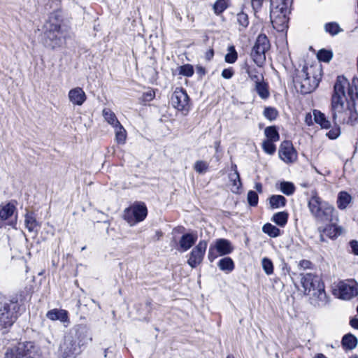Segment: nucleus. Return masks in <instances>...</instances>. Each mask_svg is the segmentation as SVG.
I'll return each mask as SVG.
<instances>
[{"instance_id": "31", "label": "nucleus", "mask_w": 358, "mask_h": 358, "mask_svg": "<svg viewBox=\"0 0 358 358\" xmlns=\"http://www.w3.org/2000/svg\"><path fill=\"white\" fill-rule=\"evenodd\" d=\"M115 134V141L118 144H124L127 139V131L123 126L120 124L113 127Z\"/></svg>"}, {"instance_id": "45", "label": "nucleus", "mask_w": 358, "mask_h": 358, "mask_svg": "<svg viewBox=\"0 0 358 358\" xmlns=\"http://www.w3.org/2000/svg\"><path fill=\"white\" fill-rule=\"evenodd\" d=\"M262 266L266 275H271L273 273V264L268 257H264L262 260Z\"/></svg>"}, {"instance_id": "44", "label": "nucleus", "mask_w": 358, "mask_h": 358, "mask_svg": "<svg viewBox=\"0 0 358 358\" xmlns=\"http://www.w3.org/2000/svg\"><path fill=\"white\" fill-rule=\"evenodd\" d=\"M88 329L86 327L80 325L77 327L76 329V336L79 340V343H81L82 345L84 344L85 340L87 336Z\"/></svg>"}, {"instance_id": "17", "label": "nucleus", "mask_w": 358, "mask_h": 358, "mask_svg": "<svg viewBox=\"0 0 358 358\" xmlns=\"http://www.w3.org/2000/svg\"><path fill=\"white\" fill-rule=\"evenodd\" d=\"M69 99L76 106H82L87 99V96L84 90L79 87L71 89L69 92Z\"/></svg>"}, {"instance_id": "16", "label": "nucleus", "mask_w": 358, "mask_h": 358, "mask_svg": "<svg viewBox=\"0 0 358 358\" xmlns=\"http://www.w3.org/2000/svg\"><path fill=\"white\" fill-rule=\"evenodd\" d=\"M197 238L198 236L196 232L183 234L179 241L180 248L178 250L182 252L187 251L195 244Z\"/></svg>"}, {"instance_id": "33", "label": "nucleus", "mask_w": 358, "mask_h": 358, "mask_svg": "<svg viewBox=\"0 0 358 358\" xmlns=\"http://www.w3.org/2000/svg\"><path fill=\"white\" fill-rule=\"evenodd\" d=\"M262 231L272 238H276L280 236V230L277 227L270 223L265 224L262 227Z\"/></svg>"}, {"instance_id": "59", "label": "nucleus", "mask_w": 358, "mask_h": 358, "mask_svg": "<svg viewBox=\"0 0 358 358\" xmlns=\"http://www.w3.org/2000/svg\"><path fill=\"white\" fill-rule=\"evenodd\" d=\"M255 189L257 192L262 193V185L260 182H257L255 184Z\"/></svg>"}, {"instance_id": "55", "label": "nucleus", "mask_w": 358, "mask_h": 358, "mask_svg": "<svg viewBox=\"0 0 358 358\" xmlns=\"http://www.w3.org/2000/svg\"><path fill=\"white\" fill-rule=\"evenodd\" d=\"M264 0H251L252 6L254 10L259 9L262 7Z\"/></svg>"}, {"instance_id": "34", "label": "nucleus", "mask_w": 358, "mask_h": 358, "mask_svg": "<svg viewBox=\"0 0 358 358\" xmlns=\"http://www.w3.org/2000/svg\"><path fill=\"white\" fill-rule=\"evenodd\" d=\"M229 178L230 180L233 182V187L231 189L232 192L234 193H238L242 186V183L238 171L236 170V171L234 173L230 174Z\"/></svg>"}, {"instance_id": "63", "label": "nucleus", "mask_w": 358, "mask_h": 358, "mask_svg": "<svg viewBox=\"0 0 358 358\" xmlns=\"http://www.w3.org/2000/svg\"><path fill=\"white\" fill-rule=\"evenodd\" d=\"M232 169L234 170V172L236 171V170L237 171L236 165V164L232 165Z\"/></svg>"}, {"instance_id": "26", "label": "nucleus", "mask_w": 358, "mask_h": 358, "mask_svg": "<svg viewBox=\"0 0 358 358\" xmlns=\"http://www.w3.org/2000/svg\"><path fill=\"white\" fill-rule=\"evenodd\" d=\"M218 267L221 271L229 273L234 269V263L231 257H224L221 259L218 264Z\"/></svg>"}, {"instance_id": "3", "label": "nucleus", "mask_w": 358, "mask_h": 358, "mask_svg": "<svg viewBox=\"0 0 358 358\" xmlns=\"http://www.w3.org/2000/svg\"><path fill=\"white\" fill-rule=\"evenodd\" d=\"M301 283L305 294L310 295V301L315 307H322L327 303L324 283L320 278L310 273L301 274Z\"/></svg>"}, {"instance_id": "32", "label": "nucleus", "mask_w": 358, "mask_h": 358, "mask_svg": "<svg viewBox=\"0 0 358 358\" xmlns=\"http://www.w3.org/2000/svg\"><path fill=\"white\" fill-rule=\"evenodd\" d=\"M15 210L14 205L11 203H7L5 206H3L0 209V219L1 220H6L9 217H10Z\"/></svg>"}, {"instance_id": "13", "label": "nucleus", "mask_w": 358, "mask_h": 358, "mask_svg": "<svg viewBox=\"0 0 358 358\" xmlns=\"http://www.w3.org/2000/svg\"><path fill=\"white\" fill-rule=\"evenodd\" d=\"M189 96L185 90L177 87L171 97V105L178 110H185L189 103Z\"/></svg>"}, {"instance_id": "6", "label": "nucleus", "mask_w": 358, "mask_h": 358, "mask_svg": "<svg viewBox=\"0 0 358 358\" xmlns=\"http://www.w3.org/2000/svg\"><path fill=\"white\" fill-rule=\"evenodd\" d=\"M308 208L311 215L318 222H325L332 220L334 208L328 203L323 201L317 195H314L310 199Z\"/></svg>"}, {"instance_id": "22", "label": "nucleus", "mask_w": 358, "mask_h": 358, "mask_svg": "<svg viewBox=\"0 0 358 358\" xmlns=\"http://www.w3.org/2000/svg\"><path fill=\"white\" fill-rule=\"evenodd\" d=\"M313 116L315 122L320 124L323 129H329L331 127V122L328 120L325 115L318 110H313Z\"/></svg>"}, {"instance_id": "21", "label": "nucleus", "mask_w": 358, "mask_h": 358, "mask_svg": "<svg viewBox=\"0 0 358 358\" xmlns=\"http://www.w3.org/2000/svg\"><path fill=\"white\" fill-rule=\"evenodd\" d=\"M343 232V228L334 224L327 225L323 229L325 236L331 239H336Z\"/></svg>"}, {"instance_id": "43", "label": "nucleus", "mask_w": 358, "mask_h": 358, "mask_svg": "<svg viewBox=\"0 0 358 358\" xmlns=\"http://www.w3.org/2000/svg\"><path fill=\"white\" fill-rule=\"evenodd\" d=\"M228 7L226 0H217L213 4V10L216 15H220Z\"/></svg>"}, {"instance_id": "18", "label": "nucleus", "mask_w": 358, "mask_h": 358, "mask_svg": "<svg viewBox=\"0 0 358 358\" xmlns=\"http://www.w3.org/2000/svg\"><path fill=\"white\" fill-rule=\"evenodd\" d=\"M24 224L29 232L38 234L41 229V224L37 221L35 214L33 212H27L24 216Z\"/></svg>"}, {"instance_id": "61", "label": "nucleus", "mask_w": 358, "mask_h": 358, "mask_svg": "<svg viewBox=\"0 0 358 358\" xmlns=\"http://www.w3.org/2000/svg\"><path fill=\"white\" fill-rule=\"evenodd\" d=\"M199 71L200 73H203V74H204V73H205V70H204V69H203V68H202V67H200V68L199 69Z\"/></svg>"}, {"instance_id": "24", "label": "nucleus", "mask_w": 358, "mask_h": 358, "mask_svg": "<svg viewBox=\"0 0 358 358\" xmlns=\"http://www.w3.org/2000/svg\"><path fill=\"white\" fill-rule=\"evenodd\" d=\"M352 196L346 192H341L338 195L337 206L341 210H344L351 202Z\"/></svg>"}, {"instance_id": "62", "label": "nucleus", "mask_w": 358, "mask_h": 358, "mask_svg": "<svg viewBox=\"0 0 358 358\" xmlns=\"http://www.w3.org/2000/svg\"><path fill=\"white\" fill-rule=\"evenodd\" d=\"M320 241H322V242H324V241H325V240H324V235H323V234H321V235H320Z\"/></svg>"}, {"instance_id": "23", "label": "nucleus", "mask_w": 358, "mask_h": 358, "mask_svg": "<svg viewBox=\"0 0 358 358\" xmlns=\"http://www.w3.org/2000/svg\"><path fill=\"white\" fill-rule=\"evenodd\" d=\"M357 343V337L352 334H345L342 339L343 347L347 350H353L356 348Z\"/></svg>"}, {"instance_id": "46", "label": "nucleus", "mask_w": 358, "mask_h": 358, "mask_svg": "<svg viewBox=\"0 0 358 358\" xmlns=\"http://www.w3.org/2000/svg\"><path fill=\"white\" fill-rule=\"evenodd\" d=\"M273 141H270L267 140H264L262 143V149L268 155H273L276 150V147L274 145Z\"/></svg>"}, {"instance_id": "36", "label": "nucleus", "mask_w": 358, "mask_h": 358, "mask_svg": "<svg viewBox=\"0 0 358 358\" xmlns=\"http://www.w3.org/2000/svg\"><path fill=\"white\" fill-rule=\"evenodd\" d=\"M280 191L287 195H292L295 192V186L291 182L283 181L280 183Z\"/></svg>"}, {"instance_id": "52", "label": "nucleus", "mask_w": 358, "mask_h": 358, "mask_svg": "<svg viewBox=\"0 0 358 358\" xmlns=\"http://www.w3.org/2000/svg\"><path fill=\"white\" fill-rule=\"evenodd\" d=\"M155 92L151 90L146 92L143 94V100L145 101H150L152 100L155 98Z\"/></svg>"}, {"instance_id": "51", "label": "nucleus", "mask_w": 358, "mask_h": 358, "mask_svg": "<svg viewBox=\"0 0 358 358\" xmlns=\"http://www.w3.org/2000/svg\"><path fill=\"white\" fill-rule=\"evenodd\" d=\"M234 70L232 68L224 69L222 71V76L225 79H230L234 76Z\"/></svg>"}, {"instance_id": "9", "label": "nucleus", "mask_w": 358, "mask_h": 358, "mask_svg": "<svg viewBox=\"0 0 358 358\" xmlns=\"http://www.w3.org/2000/svg\"><path fill=\"white\" fill-rule=\"evenodd\" d=\"M271 48L270 41L264 34H260L252 48L250 56L253 62L258 66H262L266 62V52Z\"/></svg>"}, {"instance_id": "39", "label": "nucleus", "mask_w": 358, "mask_h": 358, "mask_svg": "<svg viewBox=\"0 0 358 358\" xmlns=\"http://www.w3.org/2000/svg\"><path fill=\"white\" fill-rule=\"evenodd\" d=\"M238 59V53L234 45L228 47V52L225 55L224 60L227 63L234 64Z\"/></svg>"}, {"instance_id": "4", "label": "nucleus", "mask_w": 358, "mask_h": 358, "mask_svg": "<svg viewBox=\"0 0 358 358\" xmlns=\"http://www.w3.org/2000/svg\"><path fill=\"white\" fill-rule=\"evenodd\" d=\"M42 40L44 45L51 49L61 47L64 43L60 20L56 13H51L49 20L45 23Z\"/></svg>"}, {"instance_id": "29", "label": "nucleus", "mask_w": 358, "mask_h": 358, "mask_svg": "<svg viewBox=\"0 0 358 358\" xmlns=\"http://www.w3.org/2000/svg\"><path fill=\"white\" fill-rule=\"evenodd\" d=\"M255 90L263 99H266L269 96L268 85L264 80L255 83Z\"/></svg>"}, {"instance_id": "15", "label": "nucleus", "mask_w": 358, "mask_h": 358, "mask_svg": "<svg viewBox=\"0 0 358 358\" xmlns=\"http://www.w3.org/2000/svg\"><path fill=\"white\" fill-rule=\"evenodd\" d=\"M61 358H76L78 352V346L71 338L65 340L61 346Z\"/></svg>"}, {"instance_id": "42", "label": "nucleus", "mask_w": 358, "mask_h": 358, "mask_svg": "<svg viewBox=\"0 0 358 358\" xmlns=\"http://www.w3.org/2000/svg\"><path fill=\"white\" fill-rule=\"evenodd\" d=\"M317 59L323 62H329L333 57V52L331 50L322 49L318 51L317 55Z\"/></svg>"}, {"instance_id": "38", "label": "nucleus", "mask_w": 358, "mask_h": 358, "mask_svg": "<svg viewBox=\"0 0 358 358\" xmlns=\"http://www.w3.org/2000/svg\"><path fill=\"white\" fill-rule=\"evenodd\" d=\"M324 30L331 36H335L343 31L339 24L334 22L326 23Z\"/></svg>"}, {"instance_id": "53", "label": "nucleus", "mask_w": 358, "mask_h": 358, "mask_svg": "<svg viewBox=\"0 0 358 358\" xmlns=\"http://www.w3.org/2000/svg\"><path fill=\"white\" fill-rule=\"evenodd\" d=\"M350 248L352 249V252L358 255V241L355 240H352L349 243Z\"/></svg>"}, {"instance_id": "37", "label": "nucleus", "mask_w": 358, "mask_h": 358, "mask_svg": "<svg viewBox=\"0 0 358 358\" xmlns=\"http://www.w3.org/2000/svg\"><path fill=\"white\" fill-rule=\"evenodd\" d=\"M246 73H248L249 78L252 80L255 83L260 82L264 80V76L262 74H260L258 70L256 68L248 67L246 69Z\"/></svg>"}, {"instance_id": "8", "label": "nucleus", "mask_w": 358, "mask_h": 358, "mask_svg": "<svg viewBox=\"0 0 358 358\" xmlns=\"http://www.w3.org/2000/svg\"><path fill=\"white\" fill-rule=\"evenodd\" d=\"M307 71L308 68L303 66L293 80L295 88L303 94L312 92L319 85V80L315 77L311 78Z\"/></svg>"}, {"instance_id": "20", "label": "nucleus", "mask_w": 358, "mask_h": 358, "mask_svg": "<svg viewBox=\"0 0 358 358\" xmlns=\"http://www.w3.org/2000/svg\"><path fill=\"white\" fill-rule=\"evenodd\" d=\"M215 249L219 255H226L230 254L233 251V247L229 241L224 238H219L216 241Z\"/></svg>"}, {"instance_id": "10", "label": "nucleus", "mask_w": 358, "mask_h": 358, "mask_svg": "<svg viewBox=\"0 0 358 358\" xmlns=\"http://www.w3.org/2000/svg\"><path fill=\"white\" fill-rule=\"evenodd\" d=\"M147 214L148 210L145 204L143 202H135L124 210L123 217L132 226L144 220Z\"/></svg>"}, {"instance_id": "7", "label": "nucleus", "mask_w": 358, "mask_h": 358, "mask_svg": "<svg viewBox=\"0 0 358 358\" xmlns=\"http://www.w3.org/2000/svg\"><path fill=\"white\" fill-rule=\"evenodd\" d=\"M290 10L288 3L282 1L272 8L270 13L271 20L274 29L278 31H284L288 28L289 14Z\"/></svg>"}, {"instance_id": "49", "label": "nucleus", "mask_w": 358, "mask_h": 358, "mask_svg": "<svg viewBox=\"0 0 358 358\" xmlns=\"http://www.w3.org/2000/svg\"><path fill=\"white\" fill-rule=\"evenodd\" d=\"M215 245H210L208 250V258L210 262H213L218 256Z\"/></svg>"}, {"instance_id": "58", "label": "nucleus", "mask_w": 358, "mask_h": 358, "mask_svg": "<svg viewBox=\"0 0 358 358\" xmlns=\"http://www.w3.org/2000/svg\"><path fill=\"white\" fill-rule=\"evenodd\" d=\"M214 55V51L213 49L209 50L206 54V58L208 60H210Z\"/></svg>"}, {"instance_id": "41", "label": "nucleus", "mask_w": 358, "mask_h": 358, "mask_svg": "<svg viewBox=\"0 0 358 358\" xmlns=\"http://www.w3.org/2000/svg\"><path fill=\"white\" fill-rule=\"evenodd\" d=\"M209 168V164L203 160H198L194 163V169L199 174H204Z\"/></svg>"}, {"instance_id": "60", "label": "nucleus", "mask_w": 358, "mask_h": 358, "mask_svg": "<svg viewBox=\"0 0 358 358\" xmlns=\"http://www.w3.org/2000/svg\"><path fill=\"white\" fill-rule=\"evenodd\" d=\"M313 358H327V357L322 353H317Z\"/></svg>"}, {"instance_id": "40", "label": "nucleus", "mask_w": 358, "mask_h": 358, "mask_svg": "<svg viewBox=\"0 0 358 358\" xmlns=\"http://www.w3.org/2000/svg\"><path fill=\"white\" fill-rule=\"evenodd\" d=\"M178 71L179 75L186 76V77L192 76L194 74V72L193 66L189 64L180 66L178 68Z\"/></svg>"}, {"instance_id": "11", "label": "nucleus", "mask_w": 358, "mask_h": 358, "mask_svg": "<svg viewBox=\"0 0 358 358\" xmlns=\"http://www.w3.org/2000/svg\"><path fill=\"white\" fill-rule=\"evenodd\" d=\"M335 294L343 300H350L358 295V285L355 281H341L334 290Z\"/></svg>"}, {"instance_id": "14", "label": "nucleus", "mask_w": 358, "mask_h": 358, "mask_svg": "<svg viewBox=\"0 0 358 358\" xmlns=\"http://www.w3.org/2000/svg\"><path fill=\"white\" fill-rule=\"evenodd\" d=\"M278 155L280 158L285 163H293L297 159V153L289 141H284L282 142Z\"/></svg>"}, {"instance_id": "35", "label": "nucleus", "mask_w": 358, "mask_h": 358, "mask_svg": "<svg viewBox=\"0 0 358 358\" xmlns=\"http://www.w3.org/2000/svg\"><path fill=\"white\" fill-rule=\"evenodd\" d=\"M236 20L239 25V31L245 30L249 24L248 15L244 12H240L237 14Z\"/></svg>"}, {"instance_id": "64", "label": "nucleus", "mask_w": 358, "mask_h": 358, "mask_svg": "<svg viewBox=\"0 0 358 358\" xmlns=\"http://www.w3.org/2000/svg\"><path fill=\"white\" fill-rule=\"evenodd\" d=\"M227 358H234L233 355H229Z\"/></svg>"}, {"instance_id": "12", "label": "nucleus", "mask_w": 358, "mask_h": 358, "mask_svg": "<svg viewBox=\"0 0 358 358\" xmlns=\"http://www.w3.org/2000/svg\"><path fill=\"white\" fill-rule=\"evenodd\" d=\"M207 241L205 240L200 241L199 243L192 249L189 253L187 264L192 268H196L199 265L204 257L207 248Z\"/></svg>"}, {"instance_id": "2", "label": "nucleus", "mask_w": 358, "mask_h": 358, "mask_svg": "<svg viewBox=\"0 0 358 358\" xmlns=\"http://www.w3.org/2000/svg\"><path fill=\"white\" fill-rule=\"evenodd\" d=\"M26 300L25 292L19 291L11 295L0 293V333L8 334L21 315Z\"/></svg>"}, {"instance_id": "50", "label": "nucleus", "mask_w": 358, "mask_h": 358, "mask_svg": "<svg viewBox=\"0 0 358 358\" xmlns=\"http://www.w3.org/2000/svg\"><path fill=\"white\" fill-rule=\"evenodd\" d=\"M340 134V129L338 127H336L335 129L329 130L327 133V136L330 139H336L339 136Z\"/></svg>"}, {"instance_id": "47", "label": "nucleus", "mask_w": 358, "mask_h": 358, "mask_svg": "<svg viewBox=\"0 0 358 358\" xmlns=\"http://www.w3.org/2000/svg\"><path fill=\"white\" fill-rule=\"evenodd\" d=\"M278 115V110L273 107H266L264 110V117L271 121L275 120Z\"/></svg>"}, {"instance_id": "27", "label": "nucleus", "mask_w": 358, "mask_h": 358, "mask_svg": "<svg viewBox=\"0 0 358 358\" xmlns=\"http://www.w3.org/2000/svg\"><path fill=\"white\" fill-rule=\"evenodd\" d=\"M289 214L285 211L275 213L271 220L280 227H284L288 221Z\"/></svg>"}, {"instance_id": "28", "label": "nucleus", "mask_w": 358, "mask_h": 358, "mask_svg": "<svg viewBox=\"0 0 358 358\" xmlns=\"http://www.w3.org/2000/svg\"><path fill=\"white\" fill-rule=\"evenodd\" d=\"M264 134L267 141L277 142L280 140V135L275 126H269L265 128Z\"/></svg>"}, {"instance_id": "1", "label": "nucleus", "mask_w": 358, "mask_h": 358, "mask_svg": "<svg viewBox=\"0 0 358 358\" xmlns=\"http://www.w3.org/2000/svg\"><path fill=\"white\" fill-rule=\"evenodd\" d=\"M350 93V83L343 76H339L334 86V92L331 100V112L334 122L336 124H352L356 119L357 113H354L347 102L346 92Z\"/></svg>"}, {"instance_id": "56", "label": "nucleus", "mask_w": 358, "mask_h": 358, "mask_svg": "<svg viewBox=\"0 0 358 358\" xmlns=\"http://www.w3.org/2000/svg\"><path fill=\"white\" fill-rule=\"evenodd\" d=\"M350 326L356 329H358V318H352L350 321Z\"/></svg>"}, {"instance_id": "48", "label": "nucleus", "mask_w": 358, "mask_h": 358, "mask_svg": "<svg viewBox=\"0 0 358 358\" xmlns=\"http://www.w3.org/2000/svg\"><path fill=\"white\" fill-rule=\"evenodd\" d=\"M247 199L250 206H256L259 201V196L257 193L253 190H250L248 192Z\"/></svg>"}, {"instance_id": "57", "label": "nucleus", "mask_w": 358, "mask_h": 358, "mask_svg": "<svg viewBox=\"0 0 358 358\" xmlns=\"http://www.w3.org/2000/svg\"><path fill=\"white\" fill-rule=\"evenodd\" d=\"M305 122L308 125L313 124L312 116L310 113H308L305 117Z\"/></svg>"}, {"instance_id": "19", "label": "nucleus", "mask_w": 358, "mask_h": 358, "mask_svg": "<svg viewBox=\"0 0 358 358\" xmlns=\"http://www.w3.org/2000/svg\"><path fill=\"white\" fill-rule=\"evenodd\" d=\"M46 317L51 320H59L62 322H69V315L68 312L63 309H52L49 310Z\"/></svg>"}, {"instance_id": "5", "label": "nucleus", "mask_w": 358, "mask_h": 358, "mask_svg": "<svg viewBox=\"0 0 358 358\" xmlns=\"http://www.w3.org/2000/svg\"><path fill=\"white\" fill-rule=\"evenodd\" d=\"M41 349L31 341L20 342L6 350L4 358H40Z\"/></svg>"}, {"instance_id": "25", "label": "nucleus", "mask_w": 358, "mask_h": 358, "mask_svg": "<svg viewBox=\"0 0 358 358\" xmlns=\"http://www.w3.org/2000/svg\"><path fill=\"white\" fill-rule=\"evenodd\" d=\"M286 203L287 199L282 195H272L269 198V204L272 209L282 208Z\"/></svg>"}, {"instance_id": "30", "label": "nucleus", "mask_w": 358, "mask_h": 358, "mask_svg": "<svg viewBox=\"0 0 358 358\" xmlns=\"http://www.w3.org/2000/svg\"><path fill=\"white\" fill-rule=\"evenodd\" d=\"M103 116L105 120L113 127L120 124V122L117 120L115 114L110 109L104 108L103 110Z\"/></svg>"}, {"instance_id": "54", "label": "nucleus", "mask_w": 358, "mask_h": 358, "mask_svg": "<svg viewBox=\"0 0 358 358\" xmlns=\"http://www.w3.org/2000/svg\"><path fill=\"white\" fill-rule=\"evenodd\" d=\"M299 266L304 269H307L311 267L312 263L309 260L303 259L300 261Z\"/></svg>"}]
</instances>
